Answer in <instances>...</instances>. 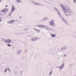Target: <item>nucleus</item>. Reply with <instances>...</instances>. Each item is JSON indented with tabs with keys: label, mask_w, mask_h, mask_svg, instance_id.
I'll list each match as a JSON object with an SVG mask.
<instances>
[{
	"label": "nucleus",
	"mask_w": 76,
	"mask_h": 76,
	"mask_svg": "<svg viewBox=\"0 0 76 76\" xmlns=\"http://www.w3.org/2000/svg\"><path fill=\"white\" fill-rule=\"evenodd\" d=\"M7 69H8V68H7L5 69V72H4L6 73V72L7 71Z\"/></svg>",
	"instance_id": "4be33fe9"
},
{
	"label": "nucleus",
	"mask_w": 76,
	"mask_h": 76,
	"mask_svg": "<svg viewBox=\"0 0 76 76\" xmlns=\"http://www.w3.org/2000/svg\"><path fill=\"white\" fill-rule=\"evenodd\" d=\"M53 73V71H51L49 73V75H51Z\"/></svg>",
	"instance_id": "aec40b11"
},
{
	"label": "nucleus",
	"mask_w": 76,
	"mask_h": 76,
	"mask_svg": "<svg viewBox=\"0 0 76 76\" xmlns=\"http://www.w3.org/2000/svg\"><path fill=\"white\" fill-rule=\"evenodd\" d=\"M28 28H25L23 29V31H28Z\"/></svg>",
	"instance_id": "2eb2a0df"
},
{
	"label": "nucleus",
	"mask_w": 76,
	"mask_h": 76,
	"mask_svg": "<svg viewBox=\"0 0 76 76\" xmlns=\"http://www.w3.org/2000/svg\"><path fill=\"white\" fill-rule=\"evenodd\" d=\"M37 26H38V27H40V28H42V25H38Z\"/></svg>",
	"instance_id": "f3484780"
},
{
	"label": "nucleus",
	"mask_w": 76,
	"mask_h": 76,
	"mask_svg": "<svg viewBox=\"0 0 76 76\" xmlns=\"http://www.w3.org/2000/svg\"><path fill=\"white\" fill-rule=\"evenodd\" d=\"M6 7H7V5H6Z\"/></svg>",
	"instance_id": "2f4dec72"
},
{
	"label": "nucleus",
	"mask_w": 76,
	"mask_h": 76,
	"mask_svg": "<svg viewBox=\"0 0 76 76\" xmlns=\"http://www.w3.org/2000/svg\"><path fill=\"white\" fill-rule=\"evenodd\" d=\"M34 31H36L37 32H38L39 33V32H40V30H38L35 28H34Z\"/></svg>",
	"instance_id": "4468645a"
},
{
	"label": "nucleus",
	"mask_w": 76,
	"mask_h": 76,
	"mask_svg": "<svg viewBox=\"0 0 76 76\" xmlns=\"http://www.w3.org/2000/svg\"><path fill=\"white\" fill-rule=\"evenodd\" d=\"M74 3H76V0H73Z\"/></svg>",
	"instance_id": "b1692460"
},
{
	"label": "nucleus",
	"mask_w": 76,
	"mask_h": 76,
	"mask_svg": "<svg viewBox=\"0 0 76 76\" xmlns=\"http://www.w3.org/2000/svg\"><path fill=\"white\" fill-rule=\"evenodd\" d=\"M61 19H62V20H63V21L65 23H66L68 25H69V23L67 22V21L66 20L64 19V18H63L61 17Z\"/></svg>",
	"instance_id": "6e6552de"
},
{
	"label": "nucleus",
	"mask_w": 76,
	"mask_h": 76,
	"mask_svg": "<svg viewBox=\"0 0 76 76\" xmlns=\"http://www.w3.org/2000/svg\"><path fill=\"white\" fill-rule=\"evenodd\" d=\"M49 24L50 26H53V27H55V24H54V20H52L51 21L49 22Z\"/></svg>",
	"instance_id": "7ed1b4c3"
},
{
	"label": "nucleus",
	"mask_w": 76,
	"mask_h": 76,
	"mask_svg": "<svg viewBox=\"0 0 76 76\" xmlns=\"http://www.w3.org/2000/svg\"><path fill=\"white\" fill-rule=\"evenodd\" d=\"M0 19H1V18L0 17ZM2 20H0V22H1Z\"/></svg>",
	"instance_id": "bb28decb"
},
{
	"label": "nucleus",
	"mask_w": 76,
	"mask_h": 76,
	"mask_svg": "<svg viewBox=\"0 0 76 76\" xmlns=\"http://www.w3.org/2000/svg\"><path fill=\"white\" fill-rule=\"evenodd\" d=\"M48 30H50V28H49L48 29Z\"/></svg>",
	"instance_id": "7c9ffc66"
},
{
	"label": "nucleus",
	"mask_w": 76,
	"mask_h": 76,
	"mask_svg": "<svg viewBox=\"0 0 76 76\" xmlns=\"http://www.w3.org/2000/svg\"><path fill=\"white\" fill-rule=\"evenodd\" d=\"M2 1H1V0H0V3H1V2Z\"/></svg>",
	"instance_id": "c85d7f7f"
},
{
	"label": "nucleus",
	"mask_w": 76,
	"mask_h": 76,
	"mask_svg": "<svg viewBox=\"0 0 76 76\" xmlns=\"http://www.w3.org/2000/svg\"><path fill=\"white\" fill-rule=\"evenodd\" d=\"M15 22V20H11L10 21H9L8 22V23H11L12 24V23H14V22Z\"/></svg>",
	"instance_id": "9d476101"
},
{
	"label": "nucleus",
	"mask_w": 76,
	"mask_h": 76,
	"mask_svg": "<svg viewBox=\"0 0 76 76\" xmlns=\"http://www.w3.org/2000/svg\"><path fill=\"white\" fill-rule=\"evenodd\" d=\"M66 49V47H63L62 48V50H65Z\"/></svg>",
	"instance_id": "a211bd4d"
},
{
	"label": "nucleus",
	"mask_w": 76,
	"mask_h": 76,
	"mask_svg": "<svg viewBox=\"0 0 76 76\" xmlns=\"http://www.w3.org/2000/svg\"><path fill=\"white\" fill-rule=\"evenodd\" d=\"M75 76H76V75H75Z\"/></svg>",
	"instance_id": "e433bc0d"
},
{
	"label": "nucleus",
	"mask_w": 76,
	"mask_h": 76,
	"mask_svg": "<svg viewBox=\"0 0 76 76\" xmlns=\"http://www.w3.org/2000/svg\"><path fill=\"white\" fill-rule=\"evenodd\" d=\"M9 10V9L7 8H5L3 10L1 11L2 12H4V13H6Z\"/></svg>",
	"instance_id": "1a4fd4ad"
},
{
	"label": "nucleus",
	"mask_w": 76,
	"mask_h": 76,
	"mask_svg": "<svg viewBox=\"0 0 76 76\" xmlns=\"http://www.w3.org/2000/svg\"><path fill=\"white\" fill-rule=\"evenodd\" d=\"M38 39V37H34L31 38L30 39L32 41H35Z\"/></svg>",
	"instance_id": "20e7f679"
},
{
	"label": "nucleus",
	"mask_w": 76,
	"mask_h": 76,
	"mask_svg": "<svg viewBox=\"0 0 76 76\" xmlns=\"http://www.w3.org/2000/svg\"><path fill=\"white\" fill-rule=\"evenodd\" d=\"M22 52L21 50H18L17 51V53L18 54H20L21 52Z\"/></svg>",
	"instance_id": "f8f14e48"
},
{
	"label": "nucleus",
	"mask_w": 76,
	"mask_h": 76,
	"mask_svg": "<svg viewBox=\"0 0 76 76\" xmlns=\"http://www.w3.org/2000/svg\"><path fill=\"white\" fill-rule=\"evenodd\" d=\"M60 6L62 9L64 10V13L67 16L70 15V14L72 13L70 8L68 7H67L65 9V7L62 4H60Z\"/></svg>",
	"instance_id": "f257e3e1"
},
{
	"label": "nucleus",
	"mask_w": 76,
	"mask_h": 76,
	"mask_svg": "<svg viewBox=\"0 0 76 76\" xmlns=\"http://www.w3.org/2000/svg\"><path fill=\"white\" fill-rule=\"evenodd\" d=\"M50 35L52 36V38H54V37H56L57 36L54 34H51Z\"/></svg>",
	"instance_id": "ddd939ff"
},
{
	"label": "nucleus",
	"mask_w": 76,
	"mask_h": 76,
	"mask_svg": "<svg viewBox=\"0 0 76 76\" xmlns=\"http://www.w3.org/2000/svg\"><path fill=\"white\" fill-rule=\"evenodd\" d=\"M64 67V63L63 62L62 64L60 66V69H63Z\"/></svg>",
	"instance_id": "9b49d317"
},
{
	"label": "nucleus",
	"mask_w": 76,
	"mask_h": 76,
	"mask_svg": "<svg viewBox=\"0 0 76 76\" xmlns=\"http://www.w3.org/2000/svg\"><path fill=\"white\" fill-rule=\"evenodd\" d=\"M31 3H33L34 4V5H35L36 6H40V5H41L40 4L38 3L37 2H35L34 1H31Z\"/></svg>",
	"instance_id": "39448f33"
},
{
	"label": "nucleus",
	"mask_w": 76,
	"mask_h": 76,
	"mask_svg": "<svg viewBox=\"0 0 76 76\" xmlns=\"http://www.w3.org/2000/svg\"><path fill=\"white\" fill-rule=\"evenodd\" d=\"M16 21H17V20H16Z\"/></svg>",
	"instance_id": "c9c22d12"
},
{
	"label": "nucleus",
	"mask_w": 76,
	"mask_h": 76,
	"mask_svg": "<svg viewBox=\"0 0 76 76\" xmlns=\"http://www.w3.org/2000/svg\"><path fill=\"white\" fill-rule=\"evenodd\" d=\"M12 12H11V11H10V14L9 15V16H11V14H12Z\"/></svg>",
	"instance_id": "5701e85b"
},
{
	"label": "nucleus",
	"mask_w": 76,
	"mask_h": 76,
	"mask_svg": "<svg viewBox=\"0 0 76 76\" xmlns=\"http://www.w3.org/2000/svg\"><path fill=\"white\" fill-rule=\"evenodd\" d=\"M47 19H48V18H47V17H45L42 20H47Z\"/></svg>",
	"instance_id": "dca6fc26"
},
{
	"label": "nucleus",
	"mask_w": 76,
	"mask_h": 76,
	"mask_svg": "<svg viewBox=\"0 0 76 76\" xmlns=\"http://www.w3.org/2000/svg\"><path fill=\"white\" fill-rule=\"evenodd\" d=\"M15 7L13 5H12L11 10V13H13V12L15 11Z\"/></svg>",
	"instance_id": "0eeeda50"
},
{
	"label": "nucleus",
	"mask_w": 76,
	"mask_h": 76,
	"mask_svg": "<svg viewBox=\"0 0 76 76\" xmlns=\"http://www.w3.org/2000/svg\"><path fill=\"white\" fill-rule=\"evenodd\" d=\"M46 29H48L49 28L48 27H47V26H46Z\"/></svg>",
	"instance_id": "393cba45"
},
{
	"label": "nucleus",
	"mask_w": 76,
	"mask_h": 76,
	"mask_svg": "<svg viewBox=\"0 0 76 76\" xmlns=\"http://www.w3.org/2000/svg\"><path fill=\"white\" fill-rule=\"evenodd\" d=\"M19 18L20 19V18H22V17H21V16H20V17H19Z\"/></svg>",
	"instance_id": "cd10ccee"
},
{
	"label": "nucleus",
	"mask_w": 76,
	"mask_h": 76,
	"mask_svg": "<svg viewBox=\"0 0 76 76\" xmlns=\"http://www.w3.org/2000/svg\"><path fill=\"white\" fill-rule=\"evenodd\" d=\"M17 3H20L21 1V0H17Z\"/></svg>",
	"instance_id": "412c9836"
},
{
	"label": "nucleus",
	"mask_w": 76,
	"mask_h": 76,
	"mask_svg": "<svg viewBox=\"0 0 76 76\" xmlns=\"http://www.w3.org/2000/svg\"><path fill=\"white\" fill-rule=\"evenodd\" d=\"M3 41H4V40H3Z\"/></svg>",
	"instance_id": "72a5a7b5"
},
{
	"label": "nucleus",
	"mask_w": 76,
	"mask_h": 76,
	"mask_svg": "<svg viewBox=\"0 0 76 76\" xmlns=\"http://www.w3.org/2000/svg\"><path fill=\"white\" fill-rule=\"evenodd\" d=\"M64 57H65V54H64Z\"/></svg>",
	"instance_id": "c756f323"
},
{
	"label": "nucleus",
	"mask_w": 76,
	"mask_h": 76,
	"mask_svg": "<svg viewBox=\"0 0 76 76\" xmlns=\"http://www.w3.org/2000/svg\"><path fill=\"white\" fill-rule=\"evenodd\" d=\"M27 51H26V52Z\"/></svg>",
	"instance_id": "f704fd0d"
},
{
	"label": "nucleus",
	"mask_w": 76,
	"mask_h": 76,
	"mask_svg": "<svg viewBox=\"0 0 76 76\" xmlns=\"http://www.w3.org/2000/svg\"><path fill=\"white\" fill-rule=\"evenodd\" d=\"M54 9L57 12H58V15L59 16L61 17V14H60V11H59L58 9H57L56 8H54Z\"/></svg>",
	"instance_id": "423d86ee"
},
{
	"label": "nucleus",
	"mask_w": 76,
	"mask_h": 76,
	"mask_svg": "<svg viewBox=\"0 0 76 76\" xmlns=\"http://www.w3.org/2000/svg\"><path fill=\"white\" fill-rule=\"evenodd\" d=\"M1 15V12H0V15Z\"/></svg>",
	"instance_id": "473e14b6"
},
{
	"label": "nucleus",
	"mask_w": 76,
	"mask_h": 76,
	"mask_svg": "<svg viewBox=\"0 0 76 76\" xmlns=\"http://www.w3.org/2000/svg\"><path fill=\"white\" fill-rule=\"evenodd\" d=\"M5 43H7V44H8L7 45V46H8L9 47H12L13 46L12 45L10 44V42H11V39H8L5 42Z\"/></svg>",
	"instance_id": "f03ea898"
},
{
	"label": "nucleus",
	"mask_w": 76,
	"mask_h": 76,
	"mask_svg": "<svg viewBox=\"0 0 76 76\" xmlns=\"http://www.w3.org/2000/svg\"><path fill=\"white\" fill-rule=\"evenodd\" d=\"M8 69L9 70L10 72H11L10 71V69H9V68H8Z\"/></svg>",
	"instance_id": "a878e982"
},
{
	"label": "nucleus",
	"mask_w": 76,
	"mask_h": 76,
	"mask_svg": "<svg viewBox=\"0 0 76 76\" xmlns=\"http://www.w3.org/2000/svg\"><path fill=\"white\" fill-rule=\"evenodd\" d=\"M47 26L44 25H42V28H46Z\"/></svg>",
	"instance_id": "6ab92c4d"
}]
</instances>
